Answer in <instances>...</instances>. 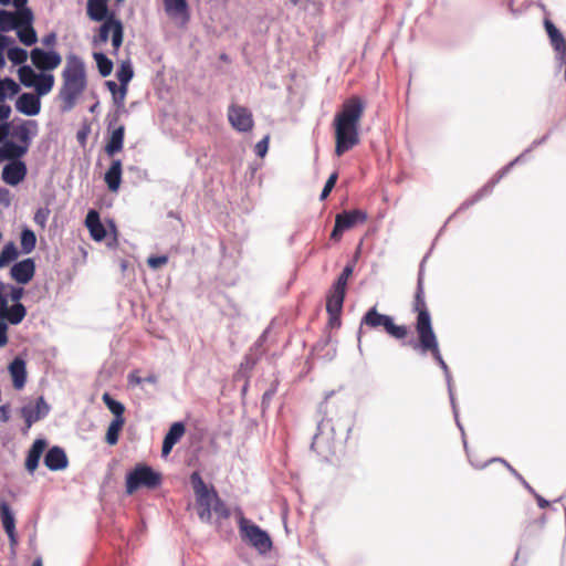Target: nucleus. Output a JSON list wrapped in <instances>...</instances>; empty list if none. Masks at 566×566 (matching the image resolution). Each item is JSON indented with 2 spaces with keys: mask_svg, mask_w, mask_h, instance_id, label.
Listing matches in <instances>:
<instances>
[{
  "mask_svg": "<svg viewBox=\"0 0 566 566\" xmlns=\"http://www.w3.org/2000/svg\"><path fill=\"white\" fill-rule=\"evenodd\" d=\"M411 311L416 314L415 331L417 333V340L412 344V348L423 355L430 354L443 371L448 373L449 367L441 355L438 336L433 329L431 314L426 302L422 270L418 274Z\"/></svg>",
  "mask_w": 566,
  "mask_h": 566,
  "instance_id": "obj_1",
  "label": "nucleus"
},
{
  "mask_svg": "<svg viewBox=\"0 0 566 566\" xmlns=\"http://www.w3.org/2000/svg\"><path fill=\"white\" fill-rule=\"evenodd\" d=\"M364 112L365 103L359 96L354 95L342 104L333 120L336 156L340 157L359 144Z\"/></svg>",
  "mask_w": 566,
  "mask_h": 566,
  "instance_id": "obj_2",
  "label": "nucleus"
},
{
  "mask_svg": "<svg viewBox=\"0 0 566 566\" xmlns=\"http://www.w3.org/2000/svg\"><path fill=\"white\" fill-rule=\"evenodd\" d=\"M339 421L340 419L324 417L317 424L311 449L324 461H332L344 451L349 428Z\"/></svg>",
  "mask_w": 566,
  "mask_h": 566,
  "instance_id": "obj_3",
  "label": "nucleus"
},
{
  "mask_svg": "<svg viewBox=\"0 0 566 566\" xmlns=\"http://www.w3.org/2000/svg\"><path fill=\"white\" fill-rule=\"evenodd\" d=\"M61 76L62 85L57 97L61 102L62 112H70L75 107L87 87L84 61L75 54L67 55Z\"/></svg>",
  "mask_w": 566,
  "mask_h": 566,
  "instance_id": "obj_4",
  "label": "nucleus"
},
{
  "mask_svg": "<svg viewBox=\"0 0 566 566\" xmlns=\"http://www.w3.org/2000/svg\"><path fill=\"white\" fill-rule=\"evenodd\" d=\"M363 326L369 329H382L388 336L405 340L409 335V327L405 324L398 325L390 315L381 314L376 306L370 307L360 321V329Z\"/></svg>",
  "mask_w": 566,
  "mask_h": 566,
  "instance_id": "obj_5",
  "label": "nucleus"
},
{
  "mask_svg": "<svg viewBox=\"0 0 566 566\" xmlns=\"http://www.w3.org/2000/svg\"><path fill=\"white\" fill-rule=\"evenodd\" d=\"M237 518L242 541L247 542L262 554L271 551L272 541L265 531L254 524L251 520H248L241 510L237 511Z\"/></svg>",
  "mask_w": 566,
  "mask_h": 566,
  "instance_id": "obj_6",
  "label": "nucleus"
},
{
  "mask_svg": "<svg viewBox=\"0 0 566 566\" xmlns=\"http://www.w3.org/2000/svg\"><path fill=\"white\" fill-rule=\"evenodd\" d=\"M161 483V475L149 465L137 464L126 476V492L133 494L142 486L155 489Z\"/></svg>",
  "mask_w": 566,
  "mask_h": 566,
  "instance_id": "obj_7",
  "label": "nucleus"
},
{
  "mask_svg": "<svg viewBox=\"0 0 566 566\" xmlns=\"http://www.w3.org/2000/svg\"><path fill=\"white\" fill-rule=\"evenodd\" d=\"M109 33H112V45L114 48V52H117L123 43L124 28L123 23L115 19L114 14H111L107 20L103 21L94 42L106 43L108 41Z\"/></svg>",
  "mask_w": 566,
  "mask_h": 566,
  "instance_id": "obj_8",
  "label": "nucleus"
},
{
  "mask_svg": "<svg viewBox=\"0 0 566 566\" xmlns=\"http://www.w3.org/2000/svg\"><path fill=\"white\" fill-rule=\"evenodd\" d=\"M366 220V212L359 209L343 211L342 213H338L335 218V226L331 233V239L334 241H339L345 231L353 229L358 223H364Z\"/></svg>",
  "mask_w": 566,
  "mask_h": 566,
  "instance_id": "obj_9",
  "label": "nucleus"
},
{
  "mask_svg": "<svg viewBox=\"0 0 566 566\" xmlns=\"http://www.w3.org/2000/svg\"><path fill=\"white\" fill-rule=\"evenodd\" d=\"M228 120L233 129L248 133L254 126L252 112L244 106L231 104L228 108Z\"/></svg>",
  "mask_w": 566,
  "mask_h": 566,
  "instance_id": "obj_10",
  "label": "nucleus"
},
{
  "mask_svg": "<svg viewBox=\"0 0 566 566\" xmlns=\"http://www.w3.org/2000/svg\"><path fill=\"white\" fill-rule=\"evenodd\" d=\"M39 126L33 119L21 120L20 123L10 124L9 135L12 139L19 142L20 145L29 149L33 137L38 135Z\"/></svg>",
  "mask_w": 566,
  "mask_h": 566,
  "instance_id": "obj_11",
  "label": "nucleus"
},
{
  "mask_svg": "<svg viewBox=\"0 0 566 566\" xmlns=\"http://www.w3.org/2000/svg\"><path fill=\"white\" fill-rule=\"evenodd\" d=\"M31 61L33 65L42 71V73L46 71H53L60 66L62 62V57L56 51H44L42 49L35 48L30 53Z\"/></svg>",
  "mask_w": 566,
  "mask_h": 566,
  "instance_id": "obj_12",
  "label": "nucleus"
},
{
  "mask_svg": "<svg viewBox=\"0 0 566 566\" xmlns=\"http://www.w3.org/2000/svg\"><path fill=\"white\" fill-rule=\"evenodd\" d=\"M190 481L196 495L198 506H210L214 503V494H218L213 486H208L198 472H193Z\"/></svg>",
  "mask_w": 566,
  "mask_h": 566,
  "instance_id": "obj_13",
  "label": "nucleus"
},
{
  "mask_svg": "<svg viewBox=\"0 0 566 566\" xmlns=\"http://www.w3.org/2000/svg\"><path fill=\"white\" fill-rule=\"evenodd\" d=\"M49 412V406L43 397H39L34 405L30 403L23 406L20 410L21 417L24 419L25 429L24 433L32 427V424L39 421L42 417Z\"/></svg>",
  "mask_w": 566,
  "mask_h": 566,
  "instance_id": "obj_14",
  "label": "nucleus"
},
{
  "mask_svg": "<svg viewBox=\"0 0 566 566\" xmlns=\"http://www.w3.org/2000/svg\"><path fill=\"white\" fill-rule=\"evenodd\" d=\"M29 21L30 9L18 10L17 12L0 10V30L3 32L17 30L21 23Z\"/></svg>",
  "mask_w": 566,
  "mask_h": 566,
  "instance_id": "obj_15",
  "label": "nucleus"
},
{
  "mask_svg": "<svg viewBox=\"0 0 566 566\" xmlns=\"http://www.w3.org/2000/svg\"><path fill=\"white\" fill-rule=\"evenodd\" d=\"M27 174V165L21 160H15L3 167L1 178L7 185L17 186L25 179Z\"/></svg>",
  "mask_w": 566,
  "mask_h": 566,
  "instance_id": "obj_16",
  "label": "nucleus"
},
{
  "mask_svg": "<svg viewBox=\"0 0 566 566\" xmlns=\"http://www.w3.org/2000/svg\"><path fill=\"white\" fill-rule=\"evenodd\" d=\"M35 263L33 259H24L15 263L11 270V277L19 284H28L34 276Z\"/></svg>",
  "mask_w": 566,
  "mask_h": 566,
  "instance_id": "obj_17",
  "label": "nucleus"
},
{
  "mask_svg": "<svg viewBox=\"0 0 566 566\" xmlns=\"http://www.w3.org/2000/svg\"><path fill=\"white\" fill-rule=\"evenodd\" d=\"M0 520L10 544L15 545L18 543L15 517L11 506L6 501H0Z\"/></svg>",
  "mask_w": 566,
  "mask_h": 566,
  "instance_id": "obj_18",
  "label": "nucleus"
},
{
  "mask_svg": "<svg viewBox=\"0 0 566 566\" xmlns=\"http://www.w3.org/2000/svg\"><path fill=\"white\" fill-rule=\"evenodd\" d=\"M165 12L171 19H179L182 24L190 20L189 6L187 0H163Z\"/></svg>",
  "mask_w": 566,
  "mask_h": 566,
  "instance_id": "obj_19",
  "label": "nucleus"
},
{
  "mask_svg": "<svg viewBox=\"0 0 566 566\" xmlns=\"http://www.w3.org/2000/svg\"><path fill=\"white\" fill-rule=\"evenodd\" d=\"M15 108L27 116L38 115L41 111L40 97L36 94L22 93L15 102Z\"/></svg>",
  "mask_w": 566,
  "mask_h": 566,
  "instance_id": "obj_20",
  "label": "nucleus"
},
{
  "mask_svg": "<svg viewBox=\"0 0 566 566\" xmlns=\"http://www.w3.org/2000/svg\"><path fill=\"white\" fill-rule=\"evenodd\" d=\"M44 464L51 471L64 470L69 464L65 451L60 447H52L44 457Z\"/></svg>",
  "mask_w": 566,
  "mask_h": 566,
  "instance_id": "obj_21",
  "label": "nucleus"
},
{
  "mask_svg": "<svg viewBox=\"0 0 566 566\" xmlns=\"http://www.w3.org/2000/svg\"><path fill=\"white\" fill-rule=\"evenodd\" d=\"M124 137H125V126L124 125H118L109 132V136H108L106 145H105V153L109 157H113L123 150Z\"/></svg>",
  "mask_w": 566,
  "mask_h": 566,
  "instance_id": "obj_22",
  "label": "nucleus"
},
{
  "mask_svg": "<svg viewBox=\"0 0 566 566\" xmlns=\"http://www.w3.org/2000/svg\"><path fill=\"white\" fill-rule=\"evenodd\" d=\"M109 0H87L86 13L92 21L101 22L107 20L113 12L108 10Z\"/></svg>",
  "mask_w": 566,
  "mask_h": 566,
  "instance_id": "obj_23",
  "label": "nucleus"
},
{
  "mask_svg": "<svg viewBox=\"0 0 566 566\" xmlns=\"http://www.w3.org/2000/svg\"><path fill=\"white\" fill-rule=\"evenodd\" d=\"M27 315V310L22 303H14L12 306L2 304L0 306V319H6L12 325L20 324Z\"/></svg>",
  "mask_w": 566,
  "mask_h": 566,
  "instance_id": "obj_24",
  "label": "nucleus"
},
{
  "mask_svg": "<svg viewBox=\"0 0 566 566\" xmlns=\"http://www.w3.org/2000/svg\"><path fill=\"white\" fill-rule=\"evenodd\" d=\"M9 373L13 387L18 390L22 389L27 382L25 361L20 357H15L9 365Z\"/></svg>",
  "mask_w": 566,
  "mask_h": 566,
  "instance_id": "obj_25",
  "label": "nucleus"
},
{
  "mask_svg": "<svg viewBox=\"0 0 566 566\" xmlns=\"http://www.w3.org/2000/svg\"><path fill=\"white\" fill-rule=\"evenodd\" d=\"M85 226L90 231L93 240L99 242L105 239L106 230L101 222L99 214L96 210H90L85 218Z\"/></svg>",
  "mask_w": 566,
  "mask_h": 566,
  "instance_id": "obj_26",
  "label": "nucleus"
},
{
  "mask_svg": "<svg viewBox=\"0 0 566 566\" xmlns=\"http://www.w3.org/2000/svg\"><path fill=\"white\" fill-rule=\"evenodd\" d=\"M186 428L182 422H175L171 424L169 431L165 436L163 442V455L166 457L170 453L174 446L181 439L185 434Z\"/></svg>",
  "mask_w": 566,
  "mask_h": 566,
  "instance_id": "obj_27",
  "label": "nucleus"
},
{
  "mask_svg": "<svg viewBox=\"0 0 566 566\" xmlns=\"http://www.w3.org/2000/svg\"><path fill=\"white\" fill-rule=\"evenodd\" d=\"M104 180L108 189L113 192L118 191L122 181V161L114 159L105 172Z\"/></svg>",
  "mask_w": 566,
  "mask_h": 566,
  "instance_id": "obj_28",
  "label": "nucleus"
},
{
  "mask_svg": "<svg viewBox=\"0 0 566 566\" xmlns=\"http://www.w3.org/2000/svg\"><path fill=\"white\" fill-rule=\"evenodd\" d=\"M46 447V442L42 439H38L31 446L27 459H25V468L29 472H34L39 465L40 458Z\"/></svg>",
  "mask_w": 566,
  "mask_h": 566,
  "instance_id": "obj_29",
  "label": "nucleus"
},
{
  "mask_svg": "<svg viewBox=\"0 0 566 566\" xmlns=\"http://www.w3.org/2000/svg\"><path fill=\"white\" fill-rule=\"evenodd\" d=\"M346 291L332 286L326 297V312L342 313Z\"/></svg>",
  "mask_w": 566,
  "mask_h": 566,
  "instance_id": "obj_30",
  "label": "nucleus"
},
{
  "mask_svg": "<svg viewBox=\"0 0 566 566\" xmlns=\"http://www.w3.org/2000/svg\"><path fill=\"white\" fill-rule=\"evenodd\" d=\"M33 22V13L30 10V21L25 23H21V25L17 29V35L21 43L24 45H33L38 41L36 32L32 27Z\"/></svg>",
  "mask_w": 566,
  "mask_h": 566,
  "instance_id": "obj_31",
  "label": "nucleus"
},
{
  "mask_svg": "<svg viewBox=\"0 0 566 566\" xmlns=\"http://www.w3.org/2000/svg\"><path fill=\"white\" fill-rule=\"evenodd\" d=\"M544 25L554 50L556 52H562L564 49H566L564 36L554 25V23L551 20H545Z\"/></svg>",
  "mask_w": 566,
  "mask_h": 566,
  "instance_id": "obj_32",
  "label": "nucleus"
},
{
  "mask_svg": "<svg viewBox=\"0 0 566 566\" xmlns=\"http://www.w3.org/2000/svg\"><path fill=\"white\" fill-rule=\"evenodd\" d=\"M54 82H55V78H54L53 74H50V73L38 74L36 82L33 85V87L35 88L36 95L40 97V96H44V95L49 94L54 86Z\"/></svg>",
  "mask_w": 566,
  "mask_h": 566,
  "instance_id": "obj_33",
  "label": "nucleus"
},
{
  "mask_svg": "<svg viewBox=\"0 0 566 566\" xmlns=\"http://www.w3.org/2000/svg\"><path fill=\"white\" fill-rule=\"evenodd\" d=\"M3 146L6 148L7 158L10 161L20 160V158H22L29 150L25 146L17 144L12 140L4 142Z\"/></svg>",
  "mask_w": 566,
  "mask_h": 566,
  "instance_id": "obj_34",
  "label": "nucleus"
},
{
  "mask_svg": "<svg viewBox=\"0 0 566 566\" xmlns=\"http://www.w3.org/2000/svg\"><path fill=\"white\" fill-rule=\"evenodd\" d=\"M19 91L20 86L11 77H0V102H4L8 95L10 97L17 95Z\"/></svg>",
  "mask_w": 566,
  "mask_h": 566,
  "instance_id": "obj_35",
  "label": "nucleus"
},
{
  "mask_svg": "<svg viewBox=\"0 0 566 566\" xmlns=\"http://www.w3.org/2000/svg\"><path fill=\"white\" fill-rule=\"evenodd\" d=\"M125 424V419H113L108 426L105 440L109 446H115L118 442L119 432Z\"/></svg>",
  "mask_w": 566,
  "mask_h": 566,
  "instance_id": "obj_36",
  "label": "nucleus"
},
{
  "mask_svg": "<svg viewBox=\"0 0 566 566\" xmlns=\"http://www.w3.org/2000/svg\"><path fill=\"white\" fill-rule=\"evenodd\" d=\"M102 399H103V402L106 405V407L109 409V411L115 416L114 419H125L123 417L125 407L122 402L113 399L108 392H105L103 395Z\"/></svg>",
  "mask_w": 566,
  "mask_h": 566,
  "instance_id": "obj_37",
  "label": "nucleus"
},
{
  "mask_svg": "<svg viewBox=\"0 0 566 566\" xmlns=\"http://www.w3.org/2000/svg\"><path fill=\"white\" fill-rule=\"evenodd\" d=\"M20 242H21L22 252L25 254L31 253L34 250L35 244H36L35 233L30 229H24L21 232Z\"/></svg>",
  "mask_w": 566,
  "mask_h": 566,
  "instance_id": "obj_38",
  "label": "nucleus"
},
{
  "mask_svg": "<svg viewBox=\"0 0 566 566\" xmlns=\"http://www.w3.org/2000/svg\"><path fill=\"white\" fill-rule=\"evenodd\" d=\"M18 75L20 82L27 87H32L35 84L38 77V74L29 65L20 66L18 70Z\"/></svg>",
  "mask_w": 566,
  "mask_h": 566,
  "instance_id": "obj_39",
  "label": "nucleus"
},
{
  "mask_svg": "<svg viewBox=\"0 0 566 566\" xmlns=\"http://www.w3.org/2000/svg\"><path fill=\"white\" fill-rule=\"evenodd\" d=\"M18 256V250L13 242L7 243L0 252V269L7 266Z\"/></svg>",
  "mask_w": 566,
  "mask_h": 566,
  "instance_id": "obj_40",
  "label": "nucleus"
},
{
  "mask_svg": "<svg viewBox=\"0 0 566 566\" xmlns=\"http://www.w3.org/2000/svg\"><path fill=\"white\" fill-rule=\"evenodd\" d=\"M98 72L102 76H108L113 70V62L104 53H94Z\"/></svg>",
  "mask_w": 566,
  "mask_h": 566,
  "instance_id": "obj_41",
  "label": "nucleus"
},
{
  "mask_svg": "<svg viewBox=\"0 0 566 566\" xmlns=\"http://www.w3.org/2000/svg\"><path fill=\"white\" fill-rule=\"evenodd\" d=\"M212 512L217 515L218 518L221 520H227L231 515L230 509L227 506L226 502L220 499L218 494H214Z\"/></svg>",
  "mask_w": 566,
  "mask_h": 566,
  "instance_id": "obj_42",
  "label": "nucleus"
},
{
  "mask_svg": "<svg viewBox=\"0 0 566 566\" xmlns=\"http://www.w3.org/2000/svg\"><path fill=\"white\" fill-rule=\"evenodd\" d=\"M8 59L15 65L23 64L28 59V53L24 49L14 46L8 50Z\"/></svg>",
  "mask_w": 566,
  "mask_h": 566,
  "instance_id": "obj_43",
  "label": "nucleus"
},
{
  "mask_svg": "<svg viewBox=\"0 0 566 566\" xmlns=\"http://www.w3.org/2000/svg\"><path fill=\"white\" fill-rule=\"evenodd\" d=\"M133 75V69L128 62L123 63L116 74L122 86H127Z\"/></svg>",
  "mask_w": 566,
  "mask_h": 566,
  "instance_id": "obj_44",
  "label": "nucleus"
},
{
  "mask_svg": "<svg viewBox=\"0 0 566 566\" xmlns=\"http://www.w3.org/2000/svg\"><path fill=\"white\" fill-rule=\"evenodd\" d=\"M353 274V266L352 265H346L340 275L337 277L336 282L333 284V286H336L338 289H343L346 291L347 289V282H348V279L352 276Z\"/></svg>",
  "mask_w": 566,
  "mask_h": 566,
  "instance_id": "obj_45",
  "label": "nucleus"
},
{
  "mask_svg": "<svg viewBox=\"0 0 566 566\" xmlns=\"http://www.w3.org/2000/svg\"><path fill=\"white\" fill-rule=\"evenodd\" d=\"M337 179H338V172L337 171H334L327 179V181L325 182V186L321 192V200H325L331 191L333 190V188L335 187L336 182H337Z\"/></svg>",
  "mask_w": 566,
  "mask_h": 566,
  "instance_id": "obj_46",
  "label": "nucleus"
},
{
  "mask_svg": "<svg viewBox=\"0 0 566 566\" xmlns=\"http://www.w3.org/2000/svg\"><path fill=\"white\" fill-rule=\"evenodd\" d=\"M168 256L167 255H151L147 260V264L149 268L157 270L163 265L167 264Z\"/></svg>",
  "mask_w": 566,
  "mask_h": 566,
  "instance_id": "obj_47",
  "label": "nucleus"
},
{
  "mask_svg": "<svg viewBox=\"0 0 566 566\" xmlns=\"http://www.w3.org/2000/svg\"><path fill=\"white\" fill-rule=\"evenodd\" d=\"M126 94H127V86H119V92L113 96V101L114 103L118 106V107H122L124 106V102H125V98H126Z\"/></svg>",
  "mask_w": 566,
  "mask_h": 566,
  "instance_id": "obj_48",
  "label": "nucleus"
},
{
  "mask_svg": "<svg viewBox=\"0 0 566 566\" xmlns=\"http://www.w3.org/2000/svg\"><path fill=\"white\" fill-rule=\"evenodd\" d=\"M328 314V326L332 328H338L342 325L340 314L335 312H327Z\"/></svg>",
  "mask_w": 566,
  "mask_h": 566,
  "instance_id": "obj_49",
  "label": "nucleus"
},
{
  "mask_svg": "<svg viewBox=\"0 0 566 566\" xmlns=\"http://www.w3.org/2000/svg\"><path fill=\"white\" fill-rule=\"evenodd\" d=\"M24 294L23 287L20 286H10V300L14 303H20L19 301L22 298Z\"/></svg>",
  "mask_w": 566,
  "mask_h": 566,
  "instance_id": "obj_50",
  "label": "nucleus"
},
{
  "mask_svg": "<svg viewBox=\"0 0 566 566\" xmlns=\"http://www.w3.org/2000/svg\"><path fill=\"white\" fill-rule=\"evenodd\" d=\"M198 516L202 522H210L212 517V507L199 506Z\"/></svg>",
  "mask_w": 566,
  "mask_h": 566,
  "instance_id": "obj_51",
  "label": "nucleus"
},
{
  "mask_svg": "<svg viewBox=\"0 0 566 566\" xmlns=\"http://www.w3.org/2000/svg\"><path fill=\"white\" fill-rule=\"evenodd\" d=\"M8 326L0 319V347H4L8 344Z\"/></svg>",
  "mask_w": 566,
  "mask_h": 566,
  "instance_id": "obj_52",
  "label": "nucleus"
},
{
  "mask_svg": "<svg viewBox=\"0 0 566 566\" xmlns=\"http://www.w3.org/2000/svg\"><path fill=\"white\" fill-rule=\"evenodd\" d=\"M269 138L265 137L255 145V151L259 156L263 157L268 151Z\"/></svg>",
  "mask_w": 566,
  "mask_h": 566,
  "instance_id": "obj_53",
  "label": "nucleus"
},
{
  "mask_svg": "<svg viewBox=\"0 0 566 566\" xmlns=\"http://www.w3.org/2000/svg\"><path fill=\"white\" fill-rule=\"evenodd\" d=\"M128 384L130 386H138L142 384L143 381V378L139 376V371L138 370H133L128 374Z\"/></svg>",
  "mask_w": 566,
  "mask_h": 566,
  "instance_id": "obj_54",
  "label": "nucleus"
},
{
  "mask_svg": "<svg viewBox=\"0 0 566 566\" xmlns=\"http://www.w3.org/2000/svg\"><path fill=\"white\" fill-rule=\"evenodd\" d=\"M491 462H500L501 464H503L504 467L507 468V470L513 474L515 475L518 480H522V475L509 463L506 462L505 460L503 459H500V458H496V459H492Z\"/></svg>",
  "mask_w": 566,
  "mask_h": 566,
  "instance_id": "obj_55",
  "label": "nucleus"
},
{
  "mask_svg": "<svg viewBox=\"0 0 566 566\" xmlns=\"http://www.w3.org/2000/svg\"><path fill=\"white\" fill-rule=\"evenodd\" d=\"M11 115V107L0 102V122L7 120Z\"/></svg>",
  "mask_w": 566,
  "mask_h": 566,
  "instance_id": "obj_56",
  "label": "nucleus"
},
{
  "mask_svg": "<svg viewBox=\"0 0 566 566\" xmlns=\"http://www.w3.org/2000/svg\"><path fill=\"white\" fill-rule=\"evenodd\" d=\"M10 419V408L7 405L0 407V420L7 422Z\"/></svg>",
  "mask_w": 566,
  "mask_h": 566,
  "instance_id": "obj_57",
  "label": "nucleus"
},
{
  "mask_svg": "<svg viewBox=\"0 0 566 566\" xmlns=\"http://www.w3.org/2000/svg\"><path fill=\"white\" fill-rule=\"evenodd\" d=\"M0 202L4 206L10 205V191L6 188H0Z\"/></svg>",
  "mask_w": 566,
  "mask_h": 566,
  "instance_id": "obj_58",
  "label": "nucleus"
},
{
  "mask_svg": "<svg viewBox=\"0 0 566 566\" xmlns=\"http://www.w3.org/2000/svg\"><path fill=\"white\" fill-rule=\"evenodd\" d=\"M9 123L0 124V143H2L9 136Z\"/></svg>",
  "mask_w": 566,
  "mask_h": 566,
  "instance_id": "obj_59",
  "label": "nucleus"
},
{
  "mask_svg": "<svg viewBox=\"0 0 566 566\" xmlns=\"http://www.w3.org/2000/svg\"><path fill=\"white\" fill-rule=\"evenodd\" d=\"M56 42V35L55 33H50L48 35H45L43 39H42V43L45 45V46H53Z\"/></svg>",
  "mask_w": 566,
  "mask_h": 566,
  "instance_id": "obj_60",
  "label": "nucleus"
},
{
  "mask_svg": "<svg viewBox=\"0 0 566 566\" xmlns=\"http://www.w3.org/2000/svg\"><path fill=\"white\" fill-rule=\"evenodd\" d=\"M105 85L112 93V96L116 95L119 92V86L114 81H107Z\"/></svg>",
  "mask_w": 566,
  "mask_h": 566,
  "instance_id": "obj_61",
  "label": "nucleus"
},
{
  "mask_svg": "<svg viewBox=\"0 0 566 566\" xmlns=\"http://www.w3.org/2000/svg\"><path fill=\"white\" fill-rule=\"evenodd\" d=\"M275 394V389H270V390H266L263 396H262V405H268L270 403L272 397L274 396Z\"/></svg>",
  "mask_w": 566,
  "mask_h": 566,
  "instance_id": "obj_62",
  "label": "nucleus"
},
{
  "mask_svg": "<svg viewBox=\"0 0 566 566\" xmlns=\"http://www.w3.org/2000/svg\"><path fill=\"white\" fill-rule=\"evenodd\" d=\"M10 42V39L3 34L0 33V52H4L6 48L8 46Z\"/></svg>",
  "mask_w": 566,
  "mask_h": 566,
  "instance_id": "obj_63",
  "label": "nucleus"
},
{
  "mask_svg": "<svg viewBox=\"0 0 566 566\" xmlns=\"http://www.w3.org/2000/svg\"><path fill=\"white\" fill-rule=\"evenodd\" d=\"M535 497H536L537 504L541 509H546L549 505L548 501H546L544 497H542L537 493L535 494Z\"/></svg>",
  "mask_w": 566,
  "mask_h": 566,
  "instance_id": "obj_64",
  "label": "nucleus"
}]
</instances>
